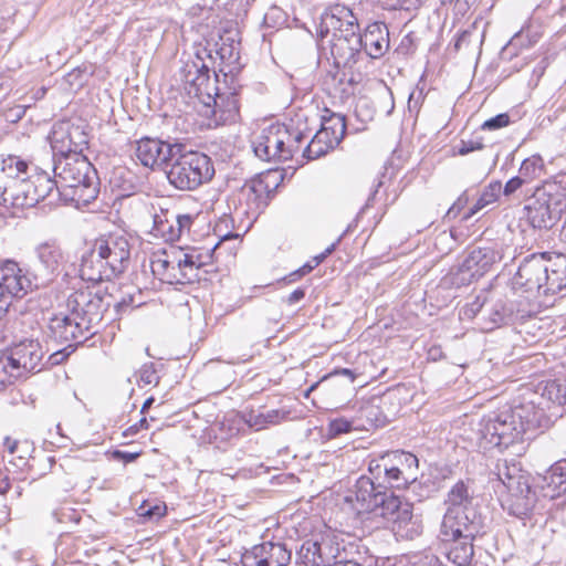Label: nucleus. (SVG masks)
I'll list each match as a JSON object with an SVG mask.
<instances>
[{
  "label": "nucleus",
  "mask_w": 566,
  "mask_h": 566,
  "mask_svg": "<svg viewBox=\"0 0 566 566\" xmlns=\"http://www.w3.org/2000/svg\"><path fill=\"white\" fill-rule=\"evenodd\" d=\"M345 500L358 514L381 517L400 537L412 539L422 532L421 521L413 515V505L384 490L373 475L357 479L354 491Z\"/></svg>",
  "instance_id": "nucleus-1"
},
{
  "label": "nucleus",
  "mask_w": 566,
  "mask_h": 566,
  "mask_svg": "<svg viewBox=\"0 0 566 566\" xmlns=\"http://www.w3.org/2000/svg\"><path fill=\"white\" fill-rule=\"evenodd\" d=\"M539 420V412L530 405H520L512 409L492 412L480 423V439L484 448H507L523 439Z\"/></svg>",
  "instance_id": "nucleus-2"
},
{
  "label": "nucleus",
  "mask_w": 566,
  "mask_h": 566,
  "mask_svg": "<svg viewBox=\"0 0 566 566\" xmlns=\"http://www.w3.org/2000/svg\"><path fill=\"white\" fill-rule=\"evenodd\" d=\"M63 201L88 203L97 196L94 169L82 153L54 157L52 167Z\"/></svg>",
  "instance_id": "nucleus-3"
},
{
  "label": "nucleus",
  "mask_w": 566,
  "mask_h": 566,
  "mask_svg": "<svg viewBox=\"0 0 566 566\" xmlns=\"http://www.w3.org/2000/svg\"><path fill=\"white\" fill-rule=\"evenodd\" d=\"M210 258L198 248H178L154 252L150 256V271L155 280L153 290H157L163 283L187 284L198 280V271Z\"/></svg>",
  "instance_id": "nucleus-4"
},
{
  "label": "nucleus",
  "mask_w": 566,
  "mask_h": 566,
  "mask_svg": "<svg viewBox=\"0 0 566 566\" xmlns=\"http://www.w3.org/2000/svg\"><path fill=\"white\" fill-rule=\"evenodd\" d=\"M474 490L470 481H458L448 492L447 511L441 523L446 536H478L483 530V517L474 505Z\"/></svg>",
  "instance_id": "nucleus-5"
},
{
  "label": "nucleus",
  "mask_w": 566,
  "mask_h": 566,
  "mask_svg": "<svg viewBox=\"0 0 566 566\" xmlns=\"http://www.w3.org/2000/svg\"><path fill=\"white\" fill-rule=\"evenodd\" d=\"M45 350L38 339H23L0 357V391L44 367Z\"/></svg>",
  "instance_id": "nucleus-6"
},
{
  "label": "nucleus",
  "mask_w": 566,
  "mask_h": 566,
  "mask_svg": "<svg viewBox=\"0 0 566 566\" xmlns=\"http://www.w3.org/2000/svg\"><path fill=\"white\" fill-rule=\"evenodd\" d=\"M493 473L507 491L502 502L503 509L512 516L518 518L526 516L534 505V493L528 478L523 474L516 463L507 460H499Z\"/></svg>",
  "instance_id": "nucleus-7"
},
{
  "label": "nucleus",
  "mask_w": 566,
  "mask_h": 566,
  "mask_svg": "<svg viewBox=\"0 0 566 566\" xmlns=\"http://www.w3.org/2000/svg\"><path fill=\"white\" fill-rule=\"evenodd\" d=\"M214 175L213 164L206 154L188 151L175 159L167 178L179 190H195Z\"/></svg>",
  "instance_id": "nucleus-8"
},
{
  "label": "nucleus",
  "mask_w": 566,
  "mask_h": 566,
  "mask_svg": "<svg viewBox=\"0 0 566 566\" xmlns=\"http://www.w3.org/2000/svg\"><path fill=\"white\" fill-rule=\"evenodd\" d=\"M566 208V195L555 184L537 188L525 206L526 219L534 229H549Z\"/></svg>",
  "instance_id": "nucleus-9"
},
{
  "label": "nucleus",
  "mask_w": 566,
  "mask_h": 566,
  "mask_svg": "<svg viewBox=\"0 0 566 566\" xmlns=\"http://www.w3.org/2000/svg\"><path fill=\"white\" fill-rule=\"evenodd\" d=\"M21 191L11 197V208L24 209L34 207L42 200L49 199V203L53 205L63 201L62 193L59 191L56 177L43 169H36L29 176L27 184L21 185Z\"/></svg>",
  "instance_id": "nucleus-10"
},
{
  "label": "nucleus",
  "mask_w": 566,
  "mask_h": 566,
  "mask_svg": "<svg viewBox=\"0 0 566 566\" xmlns=\"http://www.w3.org/2000/svg\"><path fill=\"white\" fill-rule=\"evenodd\" d=\"M144 208L147 210V216L144 213V229L149 235L166 242L178 240L184 233H189L195 220L192 214H178L175 217L176 224H172L167 210L156 209L153 202H144Z\"/></svg>",
  "instance_id": "nucleus-11"
},
{
  "label": "nucleus",
  "mask_w": 566,
  "mask_h": 566,
  "mask_svg": "<svg viewBox=\"0 0 566 566\" xmlns=\"http://www.w3.org/2000/svg\"><path fill=\"white\" fill-rule=\"evenodd\" d=\"M102 306L99 291H93L90 286L75 290L66 301L69 312L91 331L102 321Z\"/></svg>",
  "instance_id": "nucleus-12"
},
{
  "label": "nucleus",
  "mask_w": 566,
  "mask_h": 566,
  "mask_svg": "<svg viewBox=\"0 0 566 566\" xmlns=\"http://www.w3.org/2000/svg\"><path fill=\"white\" fill-rule=\"evenodd\" d=\"M54 157L71 153H82L88 144L83 123L61 120L53 125L49 136Z\"/></svg>",
  "instance_id": "nucleus-13"
},
{
  "label": "nucleus",
  "mask_w": 566,
  "mask_h": 566,
  "mask_svg": "<svg viewBox=\"0 0 566 566\" xmlns=\"http://www.w3.org/2000/svg\"><path fill=\"white\" fill-rule=\"evenodd\" d=\"M29 165L17 156H9L0 164V205L11 208V197L21 191L29 179Z\"/></svg>",
  "instance_id": "nucleus-14"
},
{
  "label": "nucleus",
  "mask_w": 566,
  "mask_h": 566,
  "mask_svg": "<svg viewBox=\"0 0 566 566\" xmlns=\"http://www.w3.org/2000/svg\"><path fill=\"white\" fill-rule=\"evenodd\" d=\"M99 256H103L115 276L123 273L129 265L130 244L125 234L108 233L98 237L93 242Z\"/></svg>",
  "instance_id": "nucleus-15"
},
{
  "label": "nucleus",
  "mask_w": 566,
  "mask_h": 566,
  "mask_svg": "<svg viewBox=\"0 0 566 566\" xmlns=\"http://www.w3.org/2000/svg\"><path fill=\"white\" fill-rule=\"evenodd\" d=\"M545 253L526 256L520 264L513 277L515 289L523 290L534 295H544L546 277L544 275Z\"/></svg>",
  "instance_id": "nucleus-16"
},
{
  "label": "nucleus",
  "mask_w": 566,
  "mask_h": 566,
  "mask_svg": "<svg viewBox=\"0 0 566 566\" xmlns=\"http://www.w3.org/2000/svg\"><path fill=\"white\" fill-rule=\"evenodd\" d=\"M33 289L32 280L27 271L13 261L0 265V294L10 306L13 298H22Z\"/></svg>",
  "instance_id": "nucleus-17"
},
{
  "label": "nucleus",
  "mask_w": 566,
  "mask_h": 566,
  "mask_svg": "<svg viewBox=\"0 0 566 566\" xmlns=\"http://www.w3.org/2000/svg\"><path fill=\"white\" fill-rule=\"evenodd\" d=\"M292 553L282 542L254 545L242 555L243 566H289Z\"/></svg>",
  "instance_id": "nucleus-18"
},
{
  "label": "nucleus",
  "mask_w": 566,
  "mask_h": 566,
  "mask_svg": "<svg viewBox=\"0 0 566 566\" xmlns=\"http://www.w3.org/2000/svg\"><path fill=\"white\" fill-rule=\"evenodd\" d=\"M356 375L350 369L344 368L335 370L325 376L321 382L311 386L306 395L321 387L322 394L332 399V405H334L335 408L342 407L354 391L353 384Z\"/></svg>",
  "instance_id": "nucleus-19"
},
{
  "label": "nucleus",
  "mask_w": 566,
  "mask_h": 566,
  "mask_svg": "<svg viewBox=\"0 0 566 566\" xmlns=\"http://www.w3.org/2000/svg\"><path fill=\"white\" fill-rule=\"evenodd\" d=\"M270 190L261 178H255L240 189L238 195L239 207L235 208L240 214L249 218H256L268 206Z\"/></svg>",
  "instance_id": "nucleus-20"
},
{
  "label": "nucleus",
  "mask_w": 566,
  "mask_h": 566,
  "mask_svg": "<svg viewBox=\"0 0 566 566\" xmlns=\"http://www.w3.org/2000/svg\"><path fill=\"white\" fill-rule=\"evenodd\" d=\"M50 336L61 343L82 344L88 336L95 334L69 312L56 314L49 322Z\"/></svg>",
  "instance_id": "nucleus-21"
},
{
  "label": "nucleus",
  "mask_w": 566,
  "mask_h": 566,
  "mask_svg": "<svg viewBox=\"0 0 566 566\" xmlns=\"http://www.w3.org/2000/svg\"><path fill=\"white\" fill-rule=\"evenodd\" d=\"M355 48H350V55L359 48H364L366 53L373 57L378 59L382 56L389 48V31L385 23L374 22L369 24L365 32L356 36L354 34Z\"/></svg>",
  "instance_id": "nucleus-22"
},
{
  "label": "nucleus",
  "mask_w": 566,
  "mask_h": 566,
  "mask_svg": "<svg viewBox=\"0 0 566 566\" xmlns=\"http://www.w3.org/2000/svg\"><path fill=\"white\" fill-rule=\"evenodd\" d=\"M502 253L493 247L476 248L472 250L460 266L462 274H468L469 279H479L483 276L493 264L501 261Z\"/></svg>",
  "instance_id": "nucleus-23"
},
{
  "label": "nucleus",
  "mask_w": 566,
  "mask_h": 566,
  "mask_svg": "<svg viewBox=\"0 0 566 566\" xmlns=\"http://www.w3.org/2000/svg\"><path fill=\"white\" fill-rule=\"evenodd\" d=\"M106 260L99 256L97 248L93 243L87 252L82 255L80 275L83 281L98 283L109 281L115 276Z\"/></svg>",
  "instance_id": "nucleus-24"
},
{
  "label": "nucleus",
  "mask_w": 566,
  "mask_h": 566,
  "mask_svg": "<svg viewBox=\"0 0 566 566\" xmlns=\"http://www.w3.org/2000/svg\"><path fill=\"white\" fill-rule=\"evenodd\" d=\"M544 295H555L566 287V255L563 253H545Z\"/></svg>",
  "instance_id": "nucleus-25"
},
{
  "label": "nucleus",
  "mask_w": 566,
  "mask_h": 566,
  "mask_svg": "<svg viewBox=\"0 0 566 566\" xmlns=\"http://www.w3.org/2000/svg\"><path fill=\"white\" fill-rule=\"evenodd\" d=\"M368 470L384 490L387 486L400 489L411 483L386 455L371 460Z\"/></svg>",
  "instance_id": "nucleus-26"
},
{
  "label": "nucleus",
  "mask_w": 566,
  "mask_h": 566,
  "mask_svg": "<svg viewBox=\"0 0 566 566\" xmlns=\"http://www.w3.org/2000/svg\"><path fill=\"white\" fill-rule=\"evenodd\" d=\"M216 53L220 59V69L224 75L235 74L241 69L240 42L231 32H226L216 43Z\"/></svg>",
  "instance_id": "nucleus-27"
},
{
  "label": "nucleus",
  "mask_w": 566,
  "mask_h": 566,
  "mask_svg": "<svg viewBox=\"0 0 566 566\" xmlns=\"http://www.w3.org/2000/svg\"><path fill=\"white\" fill-rule=\"evenodd\" d=\"M211 117L216 126L234 123L239 116L238 99L234 94L214 93L210 99Z\"/></svg>",
  "instance_id": "nucleus-28"
},
{
  "label": "nucleus",
  "mask_w": 566,
  "mask_h": 566,
  "mask_svg": "<svg viewBox=\"0 0 566 566\" xmlns=\"http://www.w3.org/2000/svg\"><path fill=\"white\" fill-rule=\"evenodd\" d=\"M541 488L544 495L551 499L566 494V460L554 463L546 471Z\"/></svg>",
  "instance_id": "nucleus-29"
},
{
  "label": "nucleus",
  "mask_w": 566,
  "mask_h": 566,
  "mask_svg": "<svg viewBox=\"0 0 566 566\" xmlns=\"http://www.w3.org/2000/svg\"><path fill=\"white\" fill-rule=\"evenodd\" d=\"M171 157L172 149L168 143L144 137V167L161 168Z\"/></svg>",
  "instance_id": "nucleus-30"
},
{
  "label": "nucleus",
  "mask_w": 566,
  "mask_h": 566,
  "mask_svg": "<svg viewBox=\"0 0 566 566\" xmlns=\"http://www.w3.org/2000/svg\"><path fill=\"white\" fill-rule=\"evenodd\" d=\"M443 542H453L447 556L448 559L457 566H467L473 558V539L475 536L465 537L464 535L446 536L440 532Z\"/></svg>",
  "instance_id": "nucleus-31"
},
{
  "label": "nucleus",
  "mask_w": 566,
  "mask_h": 566,
  "mask_svg": "<svg viewBox=\"0 0 566 566\" xmlns=\"http://www.w3.org/2000/svg\"><path fill=\"white\" fill-rule=\"evenodd\" d=\"M286 136V126L276 125L265 128L254 143V154L262 160H271V154L276 143H282Z\"/></svg>",
  "instance_id": "nucleus-32"
},
{
  "label": "nucleus",
  "mask_w": 566,
  "mask_h": 566,
  "mask_svg": "<svg viewBox=\"0 0 566 566\" xmlns=\"http://www.w3.org/2000/svg\"><path fill=\"white\" fill-rule=\"evenodd\" d=\"M340 142L342 140L337 137L331 136L319 129L302 150V157L307 160L317 159L333 150Z\"/></svg>",
  "instance_id": "nucleus-33"
},
{
  "label": "nucleus",
  "mask_w": 566,
  "mask_h": 566,
  "mask_svg": "<svg viewBox=\"0 0 566 566\" xmlns=\"http://www.w3.org/2000/svg\"><path fill=\"white\" fill-rule=\"evenodd\" d=\"M289 411L283 409H270L262 411L251 410L245 415V423L256 431L266 429L270 426H276L287 419Z\"/></svg>",
  "instance_id": "nucleus-34"
},
{
  "label": "nucleus",
  "mask_w": 566,
  "mask_h": 566,
  "mask_svg": "<svg viewBox=\"0 0 566 566\" xmlns=\"http://www.w3.org/2000/svg\"><path fill=\"white\" fill-rule=\"evenodd\" d=\"M357 419L361 422V427H380L387 421L380 405L379 398H371L368 401L361 403L357 412Z\"/></svg>",
  "instance_id": "nucleus-35"
},
{
  "label": "nucleus",
  "mask_w": 566,
  "mask_h": 566,
  "mask_svg": "<svg viewBox=\"0 0 566 566\" xmlns=\"http://www.w3.org/2000/svg\"><path fill=\"white\" fill-rule=\"evenodd\" d=\"M390 462L399 468L401 475H405L411 483L417 480L418 458L405 451H394L385 454Z\"/></svg>",
  "instance_id": "nucleus-36"
},
{
  "label": "nucleus",
  "mask_w": 566,
  "mask_h": 566,
  "mask_svg": "<svg viewBox=\"0 0 566 566\" xmlns=\"http://www.w3.org/2000/svg\"><path fill=\"white\" fill-rule=\"evenodd\" d=\"M201 70H203V72L199 74V77H197L196 84L193 87H187V92L189 95L198 97L207 107L210 108V99L214 95L212 92L216 87L210 80L209 69L205 63H201Z\"/></svg>",
  "instance_id": "nucleus-37"
},
{
  "label": "nucleus",
  "mask_w": 566,
  "mask_h": 566,
  "mask_svg": "<svg viewBox=\"0 0 566 566\" xmlns=\"http://www.w3.org/2000/svg\"><path fill=\"white\" fill-rule=\"evenodd\" d=\"M36 253L41 263L51 273L56 272L63 262L62 250L54 243L40 244L36 249Z\"/></svg>",
  "instance_id": "nucleus-38"
},
{
  "label": "nucleus",
  "mask_w": 566,
  "mask_h": 566,
  "mask_svg": "<svg viewBox=\"0 0 566 566\" xmlns=\"http://www.w3.org/2000/svg\"><path fill=\"white\" fill-rule=\"evenodd\" d=\"M502 192V184L501 181H492L490 182L482 191L480 198L473 205L472 208L464 214L463 219L469 220L475 213H478L483 208L488 207L491 203H494Z\"/></svg>",
  "instance_id": "nucleus-39"
},
{
  "label": "nucleus",
  "mask_w": 566,
  "mask_h": 566,
  "mask_svg": "<svg viewBox=\"0 0 566 566\" xmlns=\"http://www.w3.org/2000/svg\"><path fill=\"white\" fill-rule=\"evenodd\" d=\"M325 112L328 115L322 116L321 130L342 140L346 134L345 116L339 113H331L328 109Z\"/></svg>",
  "instance_id": "nucleus-40"
},
{
  "label": "nucleus",
  "mask_w": 566,
  "mask_h": 566,
  "mask_svg": "<svg viewBox=\"0 0 566 566\" xmlns=\"http://www.w3.org/2000/svg\"><path fill=\"white\" fill-rule=\"evenodd\" d=\"M114 185L119 189L122 197H129L139 191L140 182L132 171L118 169L113 180Z\"/></svg>",
  "instance_id": "nucleus-41"
},
{
  "label": "nucleus",
  "mask_w": 566,
  "mask_h": 566,
  "mask_svg": "<svg viewBox=\"0 0 566 566\" xmlns=\"http://www.w3.org/2000/svg\"><path fill=\"white\" fill-rule=\"evenodd\" d=\"M544 172V160L539 155H533L523 160L520 167V176L526 182L539 178Z\"/></svg>",
  "instance_id": "nucleus-42"
},
{
  "label": "nucleus",
  "mask_w": 566,
  "mask_h": 566,
  "mask_svg": "<svg viewBox=\"0 0 566 566\" xmlns=\"http://www.w3.org/2000/svg\"><path fill=\"white\" fill-rule=\"evenodd\" d=\"M377 111L386 116H389L395 108V99L392 92L389 87L384 86L377 94Z\"/></svg>",
  "instance_id": "nucleus-43"
},
{
  "label": "nucleus",
  "mask_w": 566,
  "mask_h": 566,
  "mask_svg": "<svg viewBox=\"0 0 566 566\" xmlns=\"http://www.w3.org/2000/svg\"><path fill=\"white\" fill-rule=\"evenodd\" d=\"M201 63H203L202 61H199V62H190V63H186L184 69L181 70V74H182V81L185 83V90L187 91V87H193V85L196 84V81H197V77H199V74H201L203 72V70H201Z\"/></svg>",
  "instance_id": "nucleus-44"
},
{
  "label": "nucleus",
  "mask_w": 566,
  "mask_h": 566,
  "mask_svg": "<svg viewBox=\"0 0 566 566\" xmlns=\"http://www.w3.org/2000/svg\"><path fill=\"white\" fill-rule=\"evenodd\" d=\"M308 136L300 130H290L287 128V137L285 138L286 151H289V159L293 158L295 154L301 151V146Z\"/></svg>",
  "instance_id": "nucleus-45"
},
{
  "label": "nucleus",
  "mask_w": 566,
  "mask_h": 566,
  "mask_svg": "<svg viewBox=\"0 0 566 566\" xmlns=\"http://www.w3.org/2000/svg\"><path fill=\"white\" fill-rule=\"evenodd\" d=\"M167 513V506L165 502H157L155 504L148 503V501L144 500V523L148 521H158L164 517Z\"/></svg>",
  "instance_id": "nucleus-46"
},
{
  "label": "nucleus",
  "mask_w": 566,
  "mask_h": 566,
  "mask_svg": "<svg viewBox=\"0 0 566 566\" xmlns=\"http://www.w3.org/2000/svg\"><path fill=\"white\" fill-rule=\"evenodd\" d=\"M4 447L8 449L10 454H14V453L19 452V455H18L19 463H17V467L22 469L27 464V459L23 454L29 451L28 442L20 443L18 441L12 440L11 438L7 437L4 439Z\"/></svg>",
  "instance_id": "nucleus-47"
},
{
  "label": "nucleus",
  "mask_w": 566,
  "mask_h": 566,
  "mask_svg": "<svg viewBox=\"0 0 566 566\" xmlns=\"http://www.w3.org/2000/svg\"><path fill=\"white\" fill-rule=\"evenodd\" d=\"M353 430V421L345 418H337L331 420L327 427V434L329 438H336L340 434L348 433Z\"/></svg>",
  "instance_id": "nucleus-48"
},
{
  "label": "nucleus",
  "mask_w": 566,
  "mask_h": 566,
  "mask_svg": "<svg viewBox=\"0 0 566 566\" xmlns=\"http://www.w3.org/2000/svg\"><path fill=\"white\" fill-rule=\"evenodd\" d=\"M510 124V116L505 113L499 114L482 124V129L484 130H494L499 128H503Z\"/></svg>",
  "instance_id": "nucleus-49"
},
{
  "label": "nucleus",
  "mask_w": 566,
  "mask_h": 566,
  "mask_svg": "<svg viewBox=\"0 0 566 566\" xmlns=\"http://www.w3.org/2000/svg\"><path fill=\"white\" fill-rule=\"evenodd\" d=\"M158 364L155 363H144V384L150 385L155 384L157 385L159 381V375L157 370Z\"/></svg>",
  "instance_id": "nucleus-50"
},
{
  "label": "nucleus",
  "mask_w": 566,
  "mask_h": 566,
  "mask_svg": "<svg viewBox=\"0 0 566 566\" xmlns=\"http://www.w3.org/2000/svg\"><path fill=\"white\" fill-rule=\"evenodd\" d=\"M468 203V197L465 193H462L457 201L449 208L447 211L444 218L447 219H454L459 216L461 210L465 207Z\"/></svg>",
  "instance_id": "nucleus-51"
},
{
  "label": "nucleus",
  "mask_w": 566,
  "mask_h": 566,
  "mask_svg": "<svg viewBox=\"0 0 566 566\" xmlns=\"http://www.w3.org/2000/svg\"><path fill=\"white\" fill-rule=\"evenodd\" d=\"M484 148V144L481 140H461L460 147L458 149V154L461 156H465L469 153L475 150H482Z\"/></svg>",
  "instance_id": "nucleus-52"
},
{
  "label": "nucleus",
  "mask_w": 566,
  "mask_h": 566,
  "mask_svg": "<svg viewBox=\"0 0 566 566\" xmlns=\"http://www.w3.org/2000/svg\"><path fill=\"white\" fill-rule=\"evenodd\" d=\"M525 182V179H523L521 176L513 177L505 184L504 187L502 186V192L504 196L509 197L517 191Z\"/></svg>",
  "instance_id": "nucleus-53"
},
{
  "label": "nucleus",
  "mask_w": 566,
  "mask_h": 566,
  "mask_svg": "<svg viewBox=\"0 0 566 566\" xmlns=\"http://www.w3.org/2000/svg\"><path fill=\"white\" fill-rule=\"evenodd\" d=\"M545 391L548 394V398L558 405L564 403L565 397L564 395H560L559 385H557L555 381L548 384L545 387Z\"/></svg>",
  "instance_id": "nucleus-54"
},
{
  "label": "nucleus",
  "mask_w": 566,
  "mask_h": 566,
  "mask_svg": "<svg viewBox=\"0 0 566 566\" xmlns=\"http://www.w3.org/2000/svg\"><path fill=\"white\" fill-rule=\"evenodd\" d=\"M505 319H506V312H505V308L500 305V306H495L493 313L491 314V326L489 327L490 329L494 328L495 326H499L503 323H505Z\"/></svg>",
  "instance_id": "nucleus-55"
},
{
  "label": "nucleus",
  "mask_w": 566,
  "mask_h": 566,
  "mask_svg": "<svg viewBox=\"0 0 566 566\" xmlns=\"http://www.w3.org/2000/svg\"><path fill=\"white\" fill-rule=\"evenodd\" d=\"M319 551H321V545L317 544V543H312L307 546L306 548V555L305 557L308 558V554L311 553L312 554V558L308 559L311 563H313L314 565L316 566H319L321 564L324 563L321 554H319Z\"/></svg>",
  "instance_id": "nucleus-56"
},
{
  "label": "nucleus",
  "mask_w": 566,
  "mask_h": 566,
  "mask_svg": "<svg viewBox=\"0 0 566 566\" xmlns=\"http://www.w3.org/2000/svg\"><path fill=\"white\" fill-rule=\"evenodd\" d=\"M285 137H282V143H276L275 148L273 149L271 154V160L272 159H279V160H289V151H286V145H285Z\"/></svg>",
  "instance_id": "nucleus-57"
},
{
  "label": "nucleus",
  "mask_w": 566,
  "mask_h": 566,
  "mask_svg": "<svg viewBox=\"0 0 566 566\" xmlns=\"http://www.w3.org/2000/svg\"><path fill=\"white\" fill-rule=\"evenodd\" d=\"M140 455V451L126 452L122 450H115L113 457L118 460H123L125 463L136 460Z\"/></svg>",
  "instance_id": "nucleus-58"
},
{
  "label": "nucleus",
  "mask_w": 566,
  "mask_h": 566,
  "mask_svg": "<svg viewBox=\"0 0 566 566\" xmlns=\"http://www.w3.org/2000/svg\"><path fill=\"white\" fill-rule=\"evenodd\" d=\"M118 308L119 310H125V308H128V307H139L140 306V303L136 304L135 303V296L132 295V294H127L125 295L122 301L118 303Z\"/></svg>",
  "instance_id": "nucleus-59"
},
{
  "label": "nucleus",
  "mask_w": 566,
  "mask_h": 566,
  "mask_svg": "<svg viewBox=\"0 0 566 566\" xmlns=\"http://www.w3.org/2000/svg\"><path fill=\"white\" fill-rule=\"evenodd\" d=\"M67 355L69 354L65 353V349L64 350H56V352H54L53 354H51L49 356L48 361L51 365H57V364H61L67 357Z\"/></svg>",
  "instance_id": "nucleus-60"
},
{
  "label": "nucleus",
  "mask_w": 566,
  "mask_h": 566,
  "mask_svg": "<svg viewBox=\"0 0 566 566\" xmlns=\"http://www.w3.org/2000/svg\"><path fill=\"white\" fill-rule=\"evenodd\" d=\"M482 304L476 300L464 310V315L468 317H474L480 312Z\"/></svg>",
  "instance_id": "nucleus-61"
},
{
  "label": "nucleus",
  "mask_w": 566,
  "mask_h": 566,
  "mask_svg": "<svg viewBox=\"0 0 566 566\" xmlns=\"http://www.w3.org/2000/svg\"><path fill=\"white\" fill-rule=\"evenodd\" d=\"M304 296H305V292L301 289H297L290 294L287 301L290 304H294V303H297L298 301H301Z\"/></svg>",
  "instance_id": "nucleus-62"
},
{
  "label": "nucleus",
  "mask_w": 566,
  "mask_h": 566,
  "mask_svg": "<svg viewBox=\"0 0 566 566\" xmlns=\"http://www.w3.org/2000/svg\"><path fill=\"white\" fill-rule=\"evenodd\" d=\"M314 268H316L313 262H307L306 264H304L301 269H298L295 274H298L300 276L302 275H305L307 273H310Z\"/></svg>",
  "instance_id": "nucleus-63"
},
{
  "label": "nucleus",
  "mask_w": 566,
  "mask_h": 566,
  "mask_svg": "<svg viewBox=\"0 0 566 566\" xmlns=\"http://www.w3.org/2000/svg\"><path fill=\"white\" fill-rule=\"evenodd\" d=\"M140 380H142V375H139L137 371H135L132 377L127 378V382L129 385L136 384L137 386H139Z\"/></svg>",
  "instance_id": "nucleus-64"
}]
</instances>
